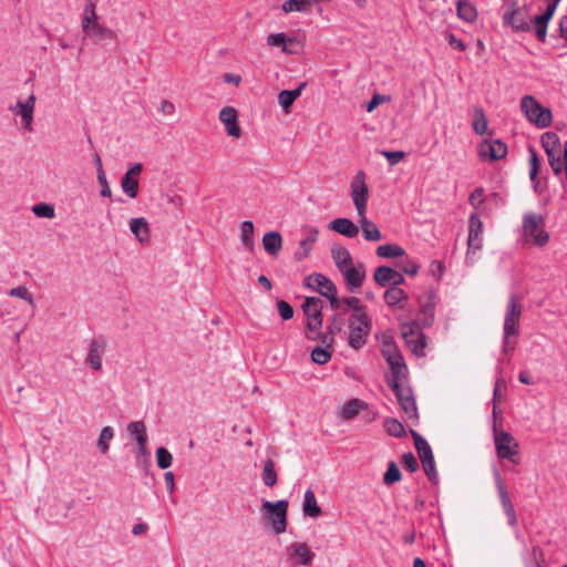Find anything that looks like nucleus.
<instances>
[{"label": "nucleus", "mask_w": 567, "mask_h": 567, "mask_svg": "<svg viewBox=\"0 0 567 567\" xmlns=\"http://www.w3.org/2000/svg\"><path fill=\"white\" fill-rule=\"evenodd\" d=\"M559 0H549L543 14L532 18L530 3L527 0H503V24L515 32H529L534 27L537 39L545 42L547 25L553 18Z\"/></svg>", "instance_id": "obj_1"}, {"label": "nucleus", "mask_w": 567, "mask_h": 567, "mask_svg": "<svg viewBox=\"0 0 567 567\" xmlns=\"http://www.w3.org/2000/svg\"><path fill=\"white\" fill-rule=\"evenodd\" d=\"M522 317V303L517 295L512 293L506 305L503 326V352L512 353L517 344L519 334V321Z\"/></svg>", "instance_id": "obj_2"}, {"label": "nucleus", "mask_w": 567, "mask_h": 567, "mask_svg": "<svg viewBox=\"0 0 567 567\" xmlns=\"http://www.w3.org/2000/svg\"><path fill=\"white\" fill-rule=\"evenodd\" d=\"M372 330V319L368 313L350 315L348 318V344L352 349H361Z\"/></svg>", "instance_id": "obj_3"}, {"label": "nucleus", "mask_w": 567, "mask_h": 567, "mask_svg": "<svg viewBox=\"0 0 567 567\" xmlns=\"http://www.w3.org/2000/svg\"><path fill=\"white\" fill-rule=\"evenodd\" d=\"M523 237L525 241L537 247H544L549 241V234L545 229V219L536 213H527L523 217Z\"/></svg>", "instance_id": "obj_4"}, {"label": "nucleus", "mask_w": 567, "mask_h": 567, "mask_svg": "<svg viewBox=\"0 0 567 567\" xmlns=\"http://www.w3.org/2000/svg\"><path fill=\"white\" fill-rule=\"evenodd\" d=\"M520 111L526 120L538 128H547L553 121L551 111L543 106L533 95L520 99Z\"/></svg>", "instance_id": "obj_5"}, {"label": "nucleus", "mask_w": 567, "mask_h": 567, "mask_svg": "<svg viewBox=\"0 0 567 567\" xmlns=\"http://www.w3.org/2000/svg\"><path fill=\"white\" fill-rule=\"evenodd\" d=\"M493 433L497 457L518 464L519 444L516 439L509 432L499 430L496 424H494Z\"/></svg>", "instance_id": "obj_6"}, {"label": "nucleus", "mask_w": 567, "mask_h": 567, "mask_svg": "<svg viewBox=\"0 0 567 567\" xmlns=\"http://www.w3.org/2000/svg\"><path fill=\"white\" fill-rule=\"evenodd\" d=\"M261 511L271 525L275 534H282L286 532L288 501L280 499L275 503L265 501L262 503Z\"/></svg>", "instance_id": "obj_7"}, {"label": "nucleus", "mask_w": 567, "mask_h": 567, "mask_svg": "<svg viewBox=\"0 0 567 567\" xmlns=\"http://www.w3.org/2000/svg\"><path fill=\"white\" fill-rule=\"evenodd\" d=\"M483 248V223L476 214H472L468 220L467 251L465 261L474 265L478 259V251Z\"/></svg>", "instance_id": "obj_8"}, {"label": "nucleus", "mask_w": 567, "mask_h": 567, "mask_svg": "<svg viewBox=\"0 0 567 567\" xmlns=\"http://www.w3.org/2000/svg\"><path fill=\"white\" fill-rule=\"evenodd\" d=\"M350 197L355 207L357 215L367 213L369 187L367 185V175L363 171H358L351 179Z\"/></svg>", "instance_id": "obj_9"}, {"label": "nucleus", "mask_w": 567, "mask_h": 567, "mask_svg": "<svg viewBox=\"0 0 567 567\" xmlns=\"http://www.w3.org/2000/svg\"><path fill=\"white\" fill-rule=\"evenodd\" d=\"M401 336L404 339L406 347L415 357L422 358L425 355V336L420 330L419 324L416 322L402 323Z\"/></svg>", "instance_id": "obj_10"}, {"label": "nucleus", "mask_w": 567, "mask_h": 567, "mask_svg": "<svg viewBox=\"0 0 567 567\" xmlns=\"http://www.w3.org/2000/svg\"><path fill=\"white\" fill-rule=\"evenodd\" d=\"M542 146L545 150L549 165L556 175L563 172L561 148L559 138L556 133L546 132L542 136Z\"/></svg>", "instance_id": "obj_11"}, {"label": "nucleus", "mask_w": 567, "mask_h": 567, "mask_svg": "<svg viewBox=\"0 0 567 567\" xmlns=\"http://www.w3.org/2000/svg\"><path fill=\"white\" fill-rule=\"evenodd\" d=\"M399 380L400 379H395L394 377L391 378L389 380V385L393 390L405 417L409 420H415L417 419V409L412 390L409 386L400 384Z\"/></svg>", "instance_id": "obj_12"}, {"label": "nucleus", "mask_w": 567, "mask_h": 567, "mask_svg": "<svg viewBox=\"0 0 567 567\" xmlns=\"http://www.w3.org/2000/svg\"><path fill=\"white\" fill-rule=\"evenodd\" d=\"M37 96L31 93L25 100H18L14 105L9 106V111L20 116L22 126L25 131H33L34 110H35Z\"/></svg>", "instance_id": "obj_13"}, {"label": "nucleus", "mask_w": 567, "mask_h": 567, "mask_svg": "<svg viewBox=\"0 0 567 567\" xmlns=\"http://www.w3.org/2000/svg\"><path fill=\"white\" fill-rule=\"evenodd\" d=\"M494 478H495V484H496V488L498 492L501 505H502L503 511L507 517V523L512 527H517L518 520H517V515H516L514 505L511 501L509 493L506 488V485L497 470L494 471Z\"/></svg>", "instance_id": "obj_14"}, {"label": "nucleus", "mask_w": 567, "mask_h": 567, "mask_svg": "<svg viewBox=\"0 0 567 567\" xmlns=\"http://www.w3.org/2000/svg\"><path fill=\"white\" fill-rule=\"evenodd\" d=\"M287 560L291 566H308L312 563L315 553L306 543H292L286 548Z\"/></svg>", "instance_id": "obj_15"}, {"label": "nucleus", "mask_w": 567, "mask_h": 567, "mask_svg": "<svg viewBox=\"0 0 567 567\" xmlns=\"http://www.w3.org/2000/svg\"><path fill=\"white\" fill-rule=\"evenodd\" d=\"M382 354L391 367L392 378H404L406 372V365L404 364L403 357L401 355L396 347L392 342L385 341L382 347Z\"/></svg>", "instance_id": "obj_16"}, {"label": "nucleus", "mask_w": 567, "mask_h": 567, "mask_svg": "<svg viewBox=\"0 0 567 567\" xmlns=\"http://www.w3.org/2000/svg\"><path fill=\"white\" fill-rule=\"evenodd\" d=\"M106 351V340L104 338H94L89 342V350L85 357V363L95 372H100L103 367V355Z\"/></svg>", "instance_id": "obj_17"}, {"label": "nucleus", "mask_w": 567, "mask_h": 567, "mask_svg": "<svg viewBox=\"0 0 567 567\" xmlns=\"http://www.w3.org/2000/svg\"><path fill=\"white\" fill-rule=\"evenodd\" d=\"M127 431L132 436L135 437L137 443L136 460L138 461L141 457H143L148 464L150 453L147 451V433L145 423L143 421L131 422L127 425Z\"/></svg>", "instance_id": "obj_18"}, {"label": "nucleus", "mask_w": 567, "mask_h": 567, "mask_svg": "<svg viewBox=\"0 0 567 567\" xmlns=\"http://www.w3.org/2000/svg\"><path fill=\"white\" fill-rule=\"evenodd\" d=\"M347 288L349 291L354 292L360 289L365 279V266L362 262L351 264L340 270Z\"/></svg>", "instance_id": "obj_19"}, {"label": "nucleus", "mask_w": 567, "mask_h": 567, "mask_svg": "<svg viewBox=\"0 0 567 567\" xmlns=\"http://www.w3.org/2000/svg\"><path fill=\"white\" fill-rule=\"evenodd\" d=\"M507 154V146L501 140H485L478 145V156L482 159L498 161Z\"/></svg>", "instance_id": "obj_20"}, {"label": "nucleus", "mask_w": 567, "mask_h": 567, "mask_svg": "<svg viewBox=\"0 0 567 567\" xmlns=\"http://www.w3.org/2000/svg\"><path fill=\"white\" fill-rule=\"evenodd\" d=\"M143 169L142 164H134L122 177L121 187L122 190L132 199L138 195L140 181L138 177Z\"/></svg>", "instance_id": "obj_21"}, {"label": "nucleus", "mask_w": 567, "mask_h": 567, "mask_svg": "<svg viewBox=\"0 0 567 567\" xmlns=\"http://www.w3.org/2000/svg\"><path fill=\"white\" fill-rule=\"evenodd\" d=\"M373 279L381 287H385L388 285H392V287H398L405 282V279L402 274L388 266H380L375 268Z\"/></svg>", "instance_id": "obj_22"}, {"label": "nucleus", "mask_w": 567, "mask_h": 567, "mask_svg": "<svg viewBox=\"0 0 567 567\" xmlns=\"http://www.w3.org/2000/svg\"><path fill=\"white\" fill-rule=\"evenodd\" d=\"M219 121L224 124L229 136L239 138L241 128L238 124V113L233 106H225L219 112Z\"/></svg>", "instance_id": "obj_23"}, {"label": "nucleus", "mask_w": 567, "mask_h": 567, "mask_svg": "<svg viewBox=\"0 0 567 567\" xmlns=\"http://www.w3.org/2000/svg\"><path fill=\"white\" fill-rule=\"evenodd\" d=\"M319 230L316 227L306 229L303 239L299 244V248L295 252V258L298 261L306 259L312 249V246L318 240Z\"/></svg>", "instance_id": "obj_24"}, {"label": "nucleus", "mask_w": 567, "mask_h": 567, "mask_svg": "<svg viewBox=\"0 0 567 567\" xmlns=\"http://www.w3.org/2000/svg\"><path fill=\"white\" fill-rule=\"evenodd\" d=\"M307 285L313 290L320 292L323 297L336 291V285L321 274H313L307 277Z\"/></svg>", "instance_id": "obj_25"}, {"label": "nucleus", "mask_w": 567, "mask_h": 567, "mask_svg": "<svg viewBox=\"0 0 567 567\" xmlns=\"http://www.w3.org/2000/svg\"><path fill=\"white\" fill-rule=\"evenodd\" d=\"M359 226L362 230V235L368 241H379L382 239L381 231L379 230L375 223L368 219L367 213L357 215Z\"/></svg>", "instance_id": "obj_26"}, {"label": "nucleus", "mask_w": 567, "mask_h": 567, "mask_svg": "<svg viewBox=\"0 0 567 567\" xmlns=\"http://www.w3.org/2000/svg\"><path fill=\"white\" fill-rule=\"evenodd\" d=\"M329 227L349 238H354L359 234V227L349 218H336L330 223Z\"/></svg>", "instance_id": "obj_27"}, {"label": "nucleus", "mask_w": 567, "mask_h": 567, "mask_svg": "<svg viewBox=\"0 0 567 567\" xmlns=\"http://www.w3.org/2000/svg\"><path fill=\"white\" fill-rule=\"evenodd\" d=\"M130 229L135 239L141 244H146L150 241V227L147 220L144 217L132 218L130 220Z\"/></svg>", "instance_id": "obj_28"}, {"label": "nucleus", "mask_w": 567, "mask_h": 567, "mask_svg": "<svg viewBox=\"0 0 567 567\" xmlns=\"http://www.w3.org/2000/svg\"><path fill=\"white\" fill-rule=\"evenodd\" d=\"M264 249L272 257H277L282 249V237L278 231L266 233L262 237Z\"/></svg>", "instance_id": "obj_29"}, {"label": "nucleus", "mask_w": 567, "mask_h": 567, "mask_svg": "<svg viewBox=\"0 0 567 567\" xmlns=\"http://www.w3.org/2000/svg\"><path fill=\"white\" fill-rule=\"evenodd\" d=\"M302 512L305 516L311 518H318L321 516V507L318 505L315 492L311 488H308L305 492Z\"/></svg>", "instance_id": "obj_30"}, {"label": "nucleus", "mask_w": 567, "mask_h": 567, "mask_svg": "<svg viewBox=\"0 0 567 567\" xmlns=\"http://www.w3.org/2000/svg\"><path fill=\"white\" fill-rule=\"evenodd\" d=\"M321 342L323 344H326L324 348L316 347L311 351V360L317 364H326L327 362L330 361V359L332 357V351H331L332 339L324 334L322 337Z\"/></svg>", "instance_id": "obj_31"}, {"label": "nucleus", "mask_w": 567, "mask_h": 567, "mask_svg": "<svg viewBox=\"0 0 567 567\" xmlns=\"http://www.w3.org/2000/svg\"><path fill=\"white\" fill-rule=\"evenodd\" d=\"M306 86L307 82H302L297 89L284 90L278 94V103L286 113H289L291 105L301 95Z\"/></svg>", "instance_id": "obj_32"}, {"label": "nucleus", "mask_w": 567, "mask_h": 567, "mask_svg": "<svg viewBox=\"0 0 567 567\" xmlns=\"http://www.w3.org/2000/svg\"><path fill=\"white\" fill-rule=\"evenodd\" d=\"M411 435L414 440V445L417 451L419 457L422 463L430 462L434 460L432 449L427 441L422 437L416 431L411 430Z\"/></svg>", "instance_id": "obj_33"}, {"label": "nucleus", "mask_w": 567, "mask_h": 567, "mask_svg": "<svg viewBox=\"0 0 567 567\" xmlns=\"http://www.w3.org/2000/svg\"><path fill=\"white\" fill-rule=\"evenodd\" d=\"M421 303V318L423 324L430 326L434 319L435 303L434 293L429 292L425 297L420 299Z\"/></svg>", "instance_id": "obj_34"}, {"label": "nucleus", "mask_w": 567, "mask_h": 567, "mask_svg": "<svg viewBox=\"0 0 567 567\" xmlns=\"http://www.w3.org/2000/svg\"><path fill=\"white\" fill-rule=\"evenodd\" d=\"M331 256L339 271L341 268L343 269L353 264L350 251L342 245H333L331 247Z\"/></svg>", "instance_id": "obj_35"}, {"label": "nucleus", "mask_w": 567, "mask_h": 567, "mask_svg": "<svg viewBox=\"0 0 567 567\" xmlns=\"http://www.w3.org/2000/svg\"><path fill=\"white\" fill-rule=\"evenodd\" d=\"M368 409L367 402L360 399H351L348 401L342 411H341V417L343 420H351L355 417L361 411H364Z\"/></svg>", "instance_id": "obj_36"}, {"label": "nucleus", "mask_w": 567, "mask_h": 567, "mask_svg": "<svg viewBox=\"0 0 567 567\" xmlns=\"http://www.w3.org/2000/svg\"><path fill=\"white\" fill-rule=\"evenodd\" d=\"M302 310L307 319L322 318V300L318 297H307L302 305Z\"/></svg>", "instance_id": "obj_37"}, {"label": "nucleus", "mask_w": 567, "mask_h": 567, "mask_svg": "<svg viewBox=\"0 0 567 567\" xmlns=\"http://www.w3.org/2000/svg\"><path fill=\"white\" fill-rule=\"evenodd\" d=\"M90 38L101 41L104 39L113 40L116 38L115 31H113L110 28L104 27L103 24L96 22L95 24H92L89 30L84 32Z\"/></svg>", "instance_id": "obj_38"}, {"label": "nucleus", "mask_w": 567, "mask_h": 567, "mask_svg": "<svg viewBox=\"0 0 567 567\" xmlns=\"http://www.w3.org/2000/svg\"><path fill=\"white\" fill-rule=\"evenodd\" d=\"M254 231L255 227L252 221L245 220L240 225V241L243 246L248 249L249 251H252L255 248V240H254Z\"/></svg>", "instance_id": "obj_39"}, {"label": "nucleus", "mask_w": 567, "mask_h": 567, "mask_svg": "<svg viewBox=\"0 0 567 567\" xmlns=\"http://www.w3.org/2000/svg\"><path fill=\"white\" fill-rule=\"evenodd\" d=\"M456 10L458 18L463 21L474 22L477 18L476 8L467 0H458Z\"/></svg>", "instance_id": "obj_40"}, {"label": "nucleus", "mask_w": 567, "mask_h": 567, "mask_svg": "<svg viewBox=\"0 0 567 567\" xmlns=\"http://www.w3.org/2000/svg\"><path fill=\"white\" fill-rule=\"evenodd\" d=\"M473 130L477 135H484L488 131V122L484 110L482 107H475L473 111Z\"/></svg>", "instance_id": "obj_41"}, {"label": "nucleus", "mask_w": 567, "mask_h": 567, "mask_svg": "<svg viewBox=\"0 0 567 567\" xmlns=\"http://www.w3.org/2000/svg\"><path fill=\"white\" fill-rule=\"evenodd\" d=\"M261 480H262V483L268 487H272L277 484L278 476H277V472H276V465L272 460H267L264 463Z\"/></svg>", "instance_id": "obj_42"}, {"label": "nucleus", "mask_w": 567, "mask_h": 567, "mask_svg": "<svg viewBox=\"0 0 567 567\" xmlns=\"http://www.w3.org/2000/svg\"><path fill=\"white\" fill-rule=\"evenodd\" d=\"M312 6V0H286L282 3V11L290 12H308Z\"/></svg>", "instance_id": "obj_43"}, {"label": "nucleus", "mask_w": 567, "mask_h": 567, "mask_svg": "<svg viewBox=\"0 0 567 567\" xmlns=\"http://www.w3.org/2000/svg\"><path fill=\"white\" fill-rule=\"evenodd\" d=\"M383 298L388 306L395 307L400 301L406 299L408 295L398 286L386 289Z\"/></svg>", "instance_id": "obj_44"}, {"label": "nucleus", "mask_w": 567, "mask_h": 567, "mask_svg": "<svg viewBox=\"0 0 567 567\" xmlns=\"http://www.w3.org/2000/svg\"><path fill=\"white\" fill-rule=\"evenodd\" d=\"M377 255L381 258H394L404 255V249L395 244H384L377 248Z\"/></svg>", "instance_id": "obj_45"}, {"label": "nucleus", "mask_w": 567, "mask_h": 567, "mask_svg": "<svg viewBox=\"0 0 567 567\" xmlns=\"http://www.w3.org/2000/svg\"><path fill=\"white\" fill-rule=\"evenodd\" d=\"M322 318L307 319V338L316 341L322 340L324 334L321 333Z\"/></svg>", "instance_id": "obj_46"}, {"label": "nucleus", "mask_w": 567, "mask_h": 567, "mask_svg": "<svg viewBox=\"0 0 567 567\" xmlns=\"http://www.w3.org/2000/svg\"><path fill=\"white\" fill-rule=\"evenodd\" d=\"M97 22V14L95 12V4L90 2L85 6L83 16H82V30L85 32L92 24Z\"/></svg>", "instance_id": "obj_47"}, {"label": "nucleus", "mask_w": 567, "mask_h": 567, "mask_svg": "<svg viewBox=\"0 0 567 567\" xmlns=\"http://www.w3.org/2000/svg\"><path fill=\"white\" fill-rule=\"evenodd\" d=\"M114 437V430L111 426H104L101 430L99 440H97V447L102 454H105L110 449V442Z\"/></svg>", "instance_id": "obj_48"}, {"label": "nucleus", "mask_w": 567, "mask_h": 567, "mask_svg": "<svg viewBox=\"0 0 567 567\" xmlns=\"http://www.w3.org/2000/svg\"><path fill=\"white\" fill-rule=\"evenodd\" d=\"M384 429L390 435L395 437H401L405 434L403 424L396 419H386L384 421Z\"/></svg>", "instance_id": "obj_49"}, {"label": "nucleus", "mask_w": 567, "mask_h": 567, "mask_svg": "<svg viewBox=\"0 0 567 567\" xmlns=\"http://www.w3.org/2000/svg\"><path fill=\"white\" fill-rule=\"evenodd\" d=\"M156 462L159 468L166 470L173 464V455L167 449L161 446L156 450Z\"/></svg>", "instance_id": "obj_50"}, {"label": "nucleus", "mask_w": 567, "mask_h": 567, "mask_svg": "<svg viewBox=\"0 0 567 567\" xmlns=\"http://www.w3.org/2000/svg\"><path fill=\"white\" fill-rule=\"evenodd\" d=\"M401 472L398 467V465L394 462H391L388 466L386 472L383 476V482L385 485H392L399 481H401Z\"/></svg>", "instance_id": "obj_51"}, {"label": "nucleus", "mask_w": 567, "mask_h": 567, "mask_svg": "<svg viewBox=\"0 0 567 567\" xmlns=\"http://www.w3.org/2000/svg\"><path fill=\"white\" fill-rule=\"evenodd\" d=\"M32 212L35 216L44 218H53L55 215L54 207L50 204L44 203L34 205L32 207Z\"/></svg>", "instance_id": "obj_52"}, {"label": "nucleus", "mask_w": 567, "mask_h": 567, "mask_svg": "<svg viewBox=\"0 0 567 567\" xmlns=\"http://www.w3.org/2000/svg\"><path fill=\"white\" fill-rule=\"evenodd\" d=\"M342 327H343V319L340 318L339 315H334L329 321L328 333H326V336H328L329 338H331L333 340V337L341 332Z\"/></svg>", "instance_id": "obj_53"}, {"label": "nucleus", "mask_w": 567, "mask_h": 567, "mask_svg": "<svg viewBox=\"0 0 567 567\" xmlns=\"http://www.w3.org/2000/svg\"><path fill=\"white\" fill-rule=\"evenodd\" d=\"M343 306L347 309H351L353 312L351 315H364L367 313L365 308L361 305L360 300L355 297H350L343 299Z\"/></svg>", "instance_id": "obj_54"}, {"label": "nucleus", "mask_w": 567, "mask_h": 567, "mask_svg": "<svg viewBox=\"0 0 567 567\" xmlns=\"http://www.w3.org/2000/svg\"><path fill=\"white\" fill-rule=\"evenodd\" d=\"M528 152H529V166H530L529 177L532 181H534L538 174L539 159H538V155L534 147H529Z\"/></svg>", "instance_id": "obj_55"}, {"label": "nucleus", "mask_w": 567, "mask_h": 567, "mask_svg": "<svg viewBox=\"0 0 567 567\" xmlns=\"http://www.w3.org/2000/svg\"><path fill=\"white\" fill-rule=\"evenodd\" d=\"M9 295L11 297L21 298V299L28 301L30 305H33V298H32L31 293L29 292L28 288L24 286H18V287L12 288L9 291Z\"/></svg>", "instance_id": "obj_56"}, {"label": "nucleus", "mask_w": 567, "mask_h": 567, "mask_svg": "<svg viewBox=\"0 0 567 567\" xmlns=\"http://www.w3.org/2000/svg\"><path fill=\"white\" fill-rule=\"evenodd\" d=\"M301 49H302V47L296 38L287 37V42H285L282 52L288 53V54H298V53H300Z\"/></svg>", "instance_id": "obj_57"}, {"label": "nucleus", "mask_w": 567, "mask_h": 567, "mask_svg": "<svg viewBox=\"0 0 567 567\" xmlns=\"http://www.w3.org/2000/svg\"><path fill=\"white\" fill-rule=\"evenodd\" d=\"M277 309L282 320H290L293 317L292 307L285 300L277 302Z\"/></svg>", "instance_id": "obj_58"}, {"label": "nucleus", "mask_w": 567, "mask_h": 567, "mask_svg": "<svg viewBox=\"0 0 567 567\" xmlns=\"http://www.w3.org/2000/svg\"><path fill=\"white\" fill-rule=\"evenodd\" d=\"M468 202L474 208H480L484 203V189L481 187L474 189L470 195Z\"/></svg>", "instance_id": "obj_59"}, {"label": "nucleus", "mask_w": 567, "mask_h": 567, "mask_svg": "<svg viewBox=\"0 0 567 567\" xmlns=\"http://www.w3.org/2000/svg\"><path fill=\"white\" fill-rule=\"evenodd\" d=\"M287 42V35L285 33H272L267 37V44L270 47H285Z\"/></svg>", "instance_id": "obj_60"}, {"label": "nucleus", "mask_w": 567, "mask_h": 567, "mask_svg": "<svg viewBox=\"0 0 567 567\" xmlns=\"http://www.w3.org/2000/svg\"><path fill=\"white\" fill-rule=\"evenodd\" d=\"M403 466L411 473H414L419 468L417 461L412 453H405L402 456Z\"/></svg>", "instance_id": "obj_61"}, {"label": "nucleus", "mask_w": 567, "mask_h": 567, "mask_svg": "<svg viewBox=\"0 0 567 567\" xmlns=\"http://www.w3.org/2000/svg\"><path fill=\"white\" fill-rule=\"evenodd\" d=\"M381 154L388 159L390 165H396L405 156L404 152H402V151H395V152L382 151Z\"/></svg>", "instance_id": "obj_62"}, {"label": "nucleus", "mask_w": 567, "mask_h": 567, "mask_svg": "<svg viewBox=\"0 0 567 567\" xmlns=\"http://www.w3.org/2000/svg\"><path fill=\"white\" fill-rule=\"evenodd\" d=\"M422 465H423V470H424L426 476L429 477V480L433 483H436L437 482V472L435 468L434 460L430 461V462L422 463Z\"/></svg>", "instance_id": "obj_63"}, {"label": "nucleus", "mask_w": 567, "mask_h": 567, "mask_svg": "<svg viewBox=\"0 0 567 567\" xmlns=\"http://www.w3.org/2000/svg\"><path fill=\"white\" fill-rule=\"evenodd\" d=\"M158 111L166 116H172L176 112V106L173 102L168 100H162L159 103Z\"/></svg>", "instance_id": "obj_64"}]
</instances>
